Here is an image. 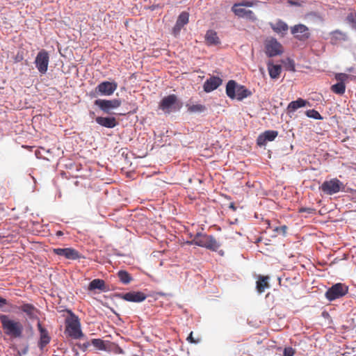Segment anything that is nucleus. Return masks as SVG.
<instances>
[{
	"mask_svg": "<svg viewBox=\"0 0 356 356\" xmlns=\"http://www.w3.org/2000/svg\"><path fill=\"white\" fill-rule=\"evenodd\" d=\"M0 322L6 335L11 338L22 337L24 327L19 321L11 318L8 315L0 314Z\"/></svg>",
	"mask_w": 356,
	"mask_h": 356,
	"instance_id": "nucleus-1",
	"label": "nucleus"
},
{
	"mask_svg": "<svg viewBox=\"0 0 356 356\" xmlns=\"http://www.w3.org/2000/svg\"><path fill=\"white\" fill-rule=\"evenodd\" d=\"M65 333L74 339H81L83 336L79 320L78 317L73 314H71L70 316L65 319Z\"/></svg>",
	"mask_w": 356,
	"mask_h": 356,
	"instance_id": "nucleus-2",
	"label": "nucleus"
},
{
	"mask_svg": "<svg viewBox=\"0 0 356 356\" xmlns=\"http://www.w3.org/2000/svg\"><path fill=\"white\" fill-rule=\"evenodd\" d=\"M344 188L343 182L336 178L325 181L320 187L324 193L330 195L343 191Z\"/></svg>",
	"mask_w": 356,
	"mask_h": 356,
	"instance_id": "nucleus-3",
	"label": "nucleus"
},
{
	"mask_svg": "<svg viewBox=\"0 0 356 356\" xmlns=\"http://www.w3.org/2000/svg\"><path fill=\"white\" fill-rule=\"evenodd\" d=\"M348 287L341 283H337L332 286L325 293V297L332 301L343 297L348 293Z\"/></svg>",
	"mask_w": 356,
	"mask_h": 356,
	"instance_id": "nucleus-4",
	"label": "nucleus"
},
{
	"mask_svg": "<svg viewBox=\"0 0 356 356\" xmlns=\"http://www.w3.org/2000/svg\"><path fill=\"white\" fill-rule=\"evenodd\" d=\"M117 88L118 83L115 81H103L97 86L95 93L102 96H111Z\"/></svg>",
	"mask_w": 356,
	"mask_h": 356,
	"instance_id": "nucleus-5",
	"label": "nucleus"
},
{
	"mask_svg": "<svg viewBox=\"0 0 356 356\" xmlns=\"http://www.w3.org/2000/svg\"><path fill=\"white\" fill-rule=\"evenodd\" d=\"M177 98L175 95H170L162 99L159 104V108L165 113H170L178 109L177 106Z\"/></svg>",
	"mask_w": 356,
	"mask_h": 356,
	"instance_id": "nucleus-6",
	"label": "nucleus"
},
{
	"mask_svg": "<svg viewBox=\"0 0 356 356\" xmlns=\"http://www.w3.org/2000/svg\"><path fill=\"white\" fill-rule=\"evenodd\" d=\"M49 62V54L45 50H41L37 54L34 63L38 72L42 74H44L48 70Z\"/></svg>",
	"mask_w": 356,
	"mask_h": 356,
	"instance_id": "nucleus-7",
	"label": "nucleus"
},
{
	"mask_svg": "<svg viewBox=\"0 0 356 356\" xmlns=\"http://www.w3.org/2000/svg\"><path fill=\"white\" fill-rule=\"evenodd\" d=\"M122 102L119 99H97L95 104L104 113H110L111 110L115 109L120 106Z\"/></svg>",
	"mask_w": 356,
	"mask_h": 356,
	"instance_id": "nucleus-8",
	"label": "nucleus"
},
{
	"mask_svg": "<svg viewBox=\"0 0 356 356\" xmlns=\"http://www.w3.org/2000/svg\"><path fill=\"white\" fill-rule=\"evenodd\" d=\"M266 54L269 57L275 56L282 53V47L277 40L270 38L266 42L265 44Z\"/></svg>",
	"mask_w": 356,
	"mask_h": 356,
	"instance_id": "nucleus-9",
	"label": "nucleus"
},
{
	"mask_svg": "<svg viewBox=\"0 0 356 356\" xmlns=\"http://www.w3.org/2000/svg\"><path fill=\"white\" fill-rule=\"evenodd\" d=\"M54 252L59 256H63L68 259H77L80 257L79 253L75 249L67 248H54Z\"/></svg>",
	"mask_w": 356,
	"mask_h": 356,
	"instance_id": "nucleus-10",
	"label": "nucleus"
},
{
	"mask_svg": "<svg viewBox=\"0 0 356 356\" xmlns=\"http://www.w3.org/2000/svg\"><path fill=\"white\" fill-rule=\"evenodd\" d=\"M277 131L268 130L260 134L257 140V145L260 147L265 146L268 141H273L277 136Z\"/></svg>",
	"mask_w": 356,
	"mask_h": 356,
	"instance_id": "nucleus-11",
	"label": "nucleus"
},
{
	"mask_svg": "<svg viewBox=\"0 0 356 356\" xmlns=\"http://www.w3.org/2000/svg\"><path fill=\"white\" fill-rule=\"evenodd\" d=\"M291 33L299 40H305L309 38V32L308 28L304 24L295 25L291 28Z\"/></svg>",
	"mask_w": 356,
	"mask_h": 356,
	"instance_id": "nucleus-12",
	"label": "nucleus"
},
{
	"mask_svg": "<svg viewBox=\"0 0 356 356\" xmlns=\"http://www.w3.org/2000/svg\"><path fill=\"white\" fill-rule=\"evenodd\" d=\"M222 83V80L218 77L213 76L209 79H207L204 82L203 88L204 90L206 92H210L213 90H216L218 86H220Z\"/></svg>",
	"mask_w": 356,
	"mask_h": 356,
	"instance_id": "nucleus-13",
	"label": "nucleus"
},
{
	"mask_svg": "<svg viewBox=\"0 0 356 356\" xmlns=\"http://www.w3.org/2000/svg\"><path fill=\"white\" fill-rule=\"evenodd\" d=\"M122 298L128 302H140L146 299V296L143 292L131 291L124 294Z\"/></svg>",
	"mask_w": 356,
	"mask_h": 356,
	"instance_id": "nucleus-14",
	"label": "nucleus"
},
{
	"mask_svg": "<svg viewBox=\"0 0 356 356\" xmlns=\"http://www.w3.org/2000/svg\"><path fill=\"white\" fill-rule=\"evenodd\" d=\"M38 327L40 333V341L38 346L40 349H43L50 342V337L49 336L47 330L42 327L40 322L38 323Z\"/></svg>",
	"mask_w": 356,
	"mask_h": 356,
	"instance_id": "nucleus-15",
	"label": "nucleus"
},
{
	"mask_svg": "<svg viewBox=\"0 0 356 356\" xmlns=\"http://www.w3.org/2000/svg\"><path fill=\"white\" fill-rule=\"evenodd\" d=\"M95 121L99 125L106 128H113L118 124L115 118L113 117H97Z\"/></svg>",
	"mask_w": 356,
	"mask_h": 356,
	"instance_id": "nucleus-16",
	"label": "nucleus"
},
{
	"mask_svg": "<svg viewBox=\"0 0 356 356\" xmlns=\"http://www.w3.org/2000/svg\"><path fill=\"white\" fill-rule=\"evenodd\" d=\"M330 35V40L332 44H336L341 41H345L347 40L346 34L339 30L331 32Z\"/></svg>",
	"mask_w": 356,
	"mask_h": 356,
	"instance_id": "nucleus-17",
	"label": "nucleus"
},
{
	"mask_svg": "<svg viewBox=\"0 0 356 356\" xmlns=\"http://www.w3.org/2000/svg\"><path fill=\"white\" fill-rule=\"evenodd\" d=\"M204 38L207 44L209 45H216L220 43L217 33L213 30L207 31Z\"/></svg>",
	"mask_w": 356,
	"mask_h": 356,
	"instance_id": "nucleus-18",
	"label": "nucleus"
},
{
	"mask_svg": "<svg viewBox=\"0 0 356 356\" xmlns=\"http://www.w3.org/2000/svg\"><path fill=\"white\" fill-rule=\"evenodd\" d=\"M269 277L259 275L258 280L257 281V290L259 293H263L266 289L269 288V284L268 282Z\"/></svg>",
	"mask_w": 356,
	"mask_h": 356,
	"instance_id": "nucleus-19",
	"label": "nucleus"
},
{
	"mask_svg": "<svg viewBox=\"0 0 356 356\" xmlns=\"http://www.w3.org/2000/svg\"><path fill=\"white\" fill-rule=\"evenodd\" d=\"M309 102L302 98H299L296 101H293L288 105L287 109L289 112H294L298 108L306 106Z\"/></svg>",
	"mask_w": 356,
	"mask_h": 356,
	"instance_id": "nucleus-20",
	"label": "nucleus"
},
{
	"mask_svg": "<svg viewBox=\"0 0 356 356\" xmlns=\"http://www.w3.org/2000/svg\"><path fill=\"white\" fill-rule=\"evenodd\" d=\"M268 70L270 78L277 79L281 73L282 67L280 65H273L272 63H268Z\"/></svg>",
	"mask_w": 356,
	"mask_h": 356,
	"instance_id": "nucleus-21",
	"label": "nucleus"
},
{
	"mask_svg": "<svg viewBox=\"0 0 356 356\" xmlns=\"http://www.w3.org/2000/svg\"><path fill=\"white\" fill-rule=\"evenodd\" d=\"M250 95V92L247 90L244 86L241 85H236V97L235 98L238 100L248 97Z\"/></svg>",
	"mask_w": 356,
	"mask_h": 356,
	"instance_id": "nucleus-22",
	"label": "nucleus"
},
{
	"mask_svg": "<svg viewBox=\"0 0 356 356\" xmlns=\"http://www.w3.org/2000/svg\"><path fill=\"white\" fill-rule=\"evenodd\" d=\"M236 85L237 83L233 80L229 81L227 84L226 94L231 99H234L236 97Z\"/></svg>",
	"mask_w": 356,
	"mask_h": 356,
	"instance_id": "nucleus-23",
	"label": "nucleus"
},
{
	"mask_svg": "<svg viewBox=\"0 0 356 356\" xmlns=\"http://www.w3.org/2000/svg\"><path fill=\"white\" fill-rule=\"evenodd\" d=\"M206 240L207 242L205 243V248L213 251H216L219 248L220 243L215 239L213 236H209V237H207Z\"/></svg>",
	"mask_w": 356,
	"mask_h": 356,
	"instance_id": "nucleus-24",
	"label": "nucleus"
},
{
	"mask_svg": "<svg viewBox=\"0 0 356 356\" xmlns=\"http://www.w3.org/2000/svg\"><path fill=\"white\" fill-rule=\"evenodd\" d=\"M88 289L90 291H93L95 289L104 290L105 283L102 280L95 279L92 282H90Z\"/></svg>",
	"mask_w": 356,
	"mask_h": 356,
	"instance_id": "nucleus-25",
	"label": "nucleus"
},
{
	"mask_svg": "<svg viewBox=\"0 0 356 356\" xmlns=\"http://www.w3.org/2000/svg\"><path fill=\"white\" fill-rule=\"evenodd\" d=\"M270 26L277 33H282L288 30V25L281 20L275 24H270Z\"/></svg>",
	"mask_w": 356,
	"mask_h": 356,
	"instance_id": "nucleus-26",
	"label": "nucleus"
},
{
	"mask_svg": "<svg viewBox=\"0 0 356 356\" xmlns=\"http://www.w3.org/2000/svg\"><path fill=\"white\" fill-rule=\"evenodd\" d=\"M22 311L26 313L30 318H33L36 317V309L35 307L29 304H24L22 306Z\"/></svg>",
	"mask_w": 356,
	"mask_h": 356,
	"instance_id": "nucleus-27",
	"label": "nucleus"
},
{
	"mask_svg": "<svg viewBox=\"0 0 356 356\" xmlns=\"http://www.w3.org/2000/svg\"><path fill=\"white\" fill-rule=\"evenodd\" d=\"M188 14L186 12L181 13L177 20V27L182 28L185 24L188 22Z\"/></svg>",
	"mask_w": 356,
	"mask_h": 356,
	"instance_id": "nucleus-28",
	"label": "nucleus"
},
{
	"mask_svg": "<svg viewBox=\"0 0 356 356\" xmlns=\"http://www.w3.org/2000/svg\"><path fill=\"white\" fill-rule=\"evenodd\" d=\"M232 10L238 17H244L245 15L247 14V12H248V10H245L244 8H242L241 6H240L238 3H235L232 6Z\"/></svg>",
	"mask_w": 356,
	"mask_h": 356,
	"instance_id": "nucleus-29",
	"label": "nucleus"
},
{
	"mask_svg": "<svg viewBox=\"0 0 356 356\" xmlns=\"http://www.w3.org/2000/svg\"><path fill=\"white\" fill-rule=\"evenodd\" d=\"M331 90L333 92L337 95H343L346 90V86L344 83H337L331 87Z\"/></svg>",
	"mask_w": 356,
	"mask_h": 356,
	"instance_id": "nucleus-30",
	"label": "nucleus"
},
{
	"mask_svg": "<svg viewBox=\"0 0 356 356\" xmlns=\"http://www.w3.org/2000/svg\"><path fill=\"white\" fill-rule=\"evenodd\" d=\"M118 275L120 282H122L123 284H129L131 280L130 275L125 270H120L118 273Z\"/></svg>",
	"mask_w": 356,
	"mask_h": 356,
	"instance_id": "nucleus-31",
	"label": "nucleus"
},
{
	"mask_svg": "<svg viewBox=\"0 0 356 356\" xmlns=\"http://www.w3.org/2000/svg\"><path fill=\"white\" fill-rule=\"evenodd\" d=\"M188 111L191 113H202L205 111V106L202 104L187 105Z\"/></svg>",
	"mask_w": 356,
	"mask_h": 356,
	"instance_id": "nucleus-32",
	"label": "nucleus"
},
{
	"mask_svg": "<svg viewBox=\"0 0 356 356\" xmlns=\"http://www.w3.org/2000/svg\"><path fill=\"white\" fill-rule=\"evenodd\" d=\"M347 22L352 26L353 29L356 30V13H350L346 17Z\"/></svg>",
	"mask_w": 356,
	"mask_h": 356,
	"instance_id": "nucleus-33",
	"label": "nucleus"
},
{
	"mask_svg": "<svg viewBox=\"0 0 356 356\" xmlns=\"http://www.w3.org/2000/svg\"><path fill=\"white\" fill-rule=\"evenodd\" d=\"M306 115L307 117L314 118L316 120H321L323 118L321 117V115H320V113L314 109L307 111Z\"/></svg>",
	"mask_w": 356,
	"mask_h": 356,
	"instance_id": "nucleus-34",
	"label": "nucleus"
},
{
	"mask_svg": "<svg viewBox=\"0 0 356 356\" xmlns=\"http://www.w3.org/2000/svg\"><path fill=\"white\" fill-rule=\"evenodd\" d=\"M348 78V75L344 73H339L335 75L336 80L338 83H344Z\"/></svg>",
	"mask_w": 356,
	"mask_h": 356,
	"instance_id": "nucleus-35",
	"label": "nucleus"
},
{
	"mask_svg": "<svg viewBox=\"0 0 356 356\" xmlns=\"http://www.w3.org/2000/svg\"><path fill=\"white\" fill-rule=\"evenodd\" d=\"M200 233H197L195 235L193 239L190 241H187L186 243H188L189 245H195L200 246V245H202L200 243Z\"/></svg>",
	"mask_w": 356,
	"mask_h": 356,
	"instance_id": "nucleus-36",
	"label": "nucleus"
},
{
	"mask_svg": "<svg viewBox=\"0 0 356 356\" xmlns=\"http://www.w3.org/2000/svg\"><path fill=\"white\" fill-rule=\"evenodd\" d=\"M92 343L93 346L99 348V349L102 350L104 348V341L101 339H93L92 341Z\"/></svg>",
	"mask_w": 356,
	"mask_h": 356,
	"instance_id": "nucleus-37",
	"label": "nucleus"
},
{
	"mask_svg": "<svg viewBox=\"0 0 356 356\" xmlns=\"http://www.w3.org/2000/svg\"><path fill=\"white\" fill-rule=\"evenodd\" d=\"M288 3L293 6H301L305 2V0H286Z\"/></svg>",
	"mask_w": 356,
	"mask_h": 356,
	"instance_id": "nucleus-38",
	"label": "nucleus"
},
{
	"mask_svg": "<svg viewBox=\"0 0 356 356\" xmlns=\"http://www.w3.org/2000/svg\"><path fill=\"white\" fill-rule=\"evenodd\" d=\"M295 353L294 350L291 347L285 348L283 352V356H293Z\"/></svg>",
	"mask_w": 356,
	"mask_h": 356,
	"instance_id": "nucleus-39",
	"label": "nucleus"
},
{
	"mask_svg": "<svg viewBox=\"0 0 356 356\" xmlns=\"http://www.w3.org/2000/svg\"><path fill=\"white\" fill-rule=\"evenodd\" d=\"M207 237H209V235H206V234H203L202 233H200V243L202 244V245H200V247H202V248H205V245H206V242H207Z\"/></svg>",
	"mask_w": 356,
	"mask_h": 356,
	"instance_id": "nucleus-40",
	"label": "nucleus"
},
{
	"mask_svg": "<svg viewBox=\"0 0 356 356\" xmlns=\"http://www.w3.org/2000/svg\"><path fill=\"white\" fill-rule=\"evenodd\" d=\"M241 6H245V7H252L255 5V2L254 1H243L241 3H238Z\"/></svg>",
	"mask_w": 356,
	"mask_h": 356,
	"instance_id": "nucleus-41",
	"label": "nucleus"
},
{
	"mask_svg": "<svg viewBox=\"0 0 356 356\" xmlns=\"http://www.w3.org/2000/svg\"><path fill=\"white\" fill-rule=\"evenodd\" d=\"M244 17L252 19L253 21L257 19V17L254 15V13L250 10H248L247 14L245 15Z\"/></svg>",
	"mask_w": 356,
	"mask_h": 356,
	"instance_id": "nucleus-42",
	"label": "nucleus"
},
{
	"mask_svg": "<svg viewBox=\"0 0 356 356\" xmlns=\"http://www.w3.org/2000/svg\"><path fill=\"white\" fill-rule=\"evenodd\" d=\"M187 340L191 342V343H197L200 341L199 339H194L193 337V332H191V334H189V336L187 338Z\"/></svg>",
	"mask_w": 356,
	"mask_h": 356,
	"instance_id": "nucleus-43",
	"label": "nucleus"
},
{
	"mask_svg": "<svg viewBox=\"0 0 356 356\" xmlns=\"http://www.w3.org/2000/svg\"><path fill=\"white\" fill-rule=\"evenodd\" d=\"M7 305V300L5 298L0 297V308Z\"/></svg>",
	"mask_w": 356,
	"mask_h": 356,
	"instance_id": "nucleus-44",
	"label": "nucleus"
},
{
	"mask_svg": "<svg viewBox=\"0 0 356 356\" xmlns=\"http://www.w3.org/2000/svg\"><path fill=\"white\" fill-rule=\"evenodd\" d=\"M181 29V28H179V29H178V28L177 27V24H175V27H174V29H173V31H174V33H175V34H177V33H178L180 31Z\"/></svg>",
	"mask_w": 356,
	"mask_h": 356,
	"instance_id": "nucleus-45",
	"label": "nucleus"
},
{
	"mask_svg": "<svg viewBox=\"0 0 356 356\" xmlns=\"http://www.w3.org/2000/svg\"><path fill=\"white\" fill-rule=\"evenodd\" d=\"M229 208L232 209L233 210H236V207H234L233 203L230 204Z\"/></svg>",
	"mask_w": 356,
	"mask_h": 356,
	"instance_id": "nucleus-46",
	"label": "nucleus"
},
{
	"mask_svg": "<svg viewBox=\"0 0 356 356\" xmlns=\"http://www.w3.org/2000/svg\"><path fill=\"white\" fill-rule=\"evenodd\" d=\"M58 235H61L62 234V232L60 231L57 233Z\"/></svg>",
	"mask_w": 356,
	"mask_h": 356,
	"instance_id": "nucleus-47",
	"label": "nucleus"
}]
</instances>
